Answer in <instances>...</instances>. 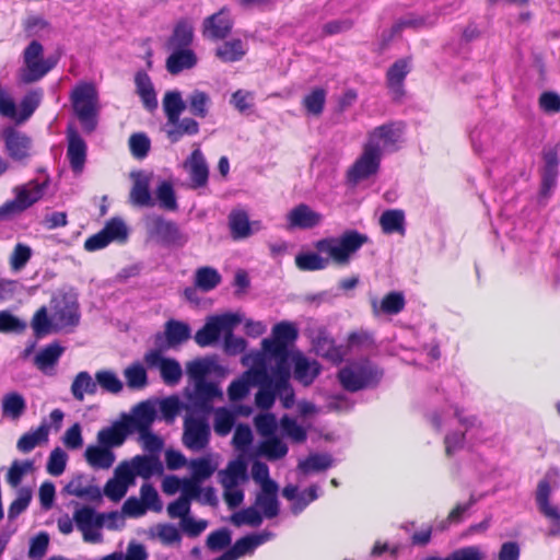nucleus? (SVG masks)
Here are the masks:
<instances>
[{
    "mask_svg": "<svg viewBox=\"0 0 560 560\" xmlns=\"http://www.w3.org/2000/svg\"><path fill=\"white\" fill-rule=\"evenodd\" d=\"M63 352L65 348L59 342H51L37 352L34 364L40 372L51 374Z\"/></svg>",
    "mask_w": 560,
    "mask_h": 560,
    "instance_id": "28",
    "label": "nucleus"
},
{
    "mask_svg": "<svg viewBox=\"0 0 560 560\" xmlns=\"http://www.w3.org/2000/svg\"><path fill=\"white\" fill-rule=\"evenodd\" d=\"M163 110L166 121H176L186 109V101L183 100L179 91H167L163 96Z\"/></svg>",
    "mask_w": 560,
    "mask_h": 560,
    "instance_id": "38",
    "label": "nucleus"
},
{
    "mask_svg": "<svg viewBox=\"0 0 560 560\" xmlns=\"http://www.w3.org/2000/svg\"><path fill=\"white\" fill-rule=\"evenodd\" d=\"M189 174L190 187L194 189L206 187L209 179V167L199 148L195 149L184 163Z\"/></svg>",
    "mask_w": 560,
    "mask_h": 560,
    "instance_id": "17",
    "label": "nucleus"
},
{
    "mask_svg": "<svg viewBox=\"0 0 560 560\" xmlns=\"http://www.w3.org/2000/svg\"><path fill=\"white\" fill-rule=\"evenodd\" d=\"M72 109L86 133L96 129L98 116V93L92 83L77 84L70 94Z\"/></svg>",
    "mask_w": 560,
    "mask_h": 560,
    "instance_id": "4",
    "label": "nucleus"
},
{
    "mask_svg": "<svg viewBox=\"0 0 560 560\" xmlns=\"http://www.w3.org/2000/svg\"><path fill=\"white\" fill-rule=\"evenodd\" d=\"M156 418V410L154 405L144 400L136 405L132 409V415L122 417L124 421L128 423L131 433L133 431L137 432H147L151 429L152 423Z\"/></svg>",
    "mask_w": 560,
    "mask_h": 560,
    "instance_id": "16",
    "label": "nucleus"
},
{
    "mask_svg": "<svg viewBox=\"0 0 560 560\" xmlns=\"http://www.w3.org/2000/svg\"><path fill=\"white\" fill-rule=\"evenodd\" d=\"M84 456L89 465L96 469H108L115 462V455L110 448L102 445L88 446Z\"/></svg>",
    "mask_w": 560,
    "mask_h": 560,
    "instance_id": "35",
    "label": "nucleus"
},
{
    "mask_svg": "<svg viewBox=\"0 0 560 560\" xmlns=\"http://www.w3.org/2000/svg\"><path fill=\"white\" fill-rule=\"evenodd\" d=\"M31 326L36 338H43L51 331V320L48 317L47 308L42 306L32 317Z\"/></svg>",
    "mask_w": 560,
    "mask_h": 560,
    "instance_id": "55",
    "label": "nucleus"
},
{
    "mask_svg": "<svg viewBox=\"0 0 560 560\" xmlns=\"http://www.w3.org/2000/svg\"><path fill=\"white\" fill-rule=\"evenodd\" d=\"M375 347V340L372 332L368 330H357L348 335L347 348L349 350H369Z\"/></svg>",
    "mask_w": 560,
    "mask_h": 560,
    "instance_id": "54",
    "label": "nucleus"
},
{
    "mask_svg": "<svg viewBox=\"0 0 560 560\" xmlns=\"http://www.w3.org/2000/svg\"><path fill=\"white\" fill-rule=\"evenodd\" d=\"M58 58L49 56L44 58V47L38 40H32L23 51V67L19 78L24 84H31L42 80L56 67Z\"/></svg>",
    "mask_w": 560,
    "mask_h": 560,
    "instance_id": "5",
    "label": "nucleus"
},
{
    "mask_svg": "<svg viewBox=\"0 0 560 560\" xmlns=\"http://www.w3.org/2000/svg\"><path fill=\"white\" fill-rule=\"evenodd\" d=\"M328 264L329 259L323 258L317 253H302L295 256V265L302 271L323 270Z\"/></svg>",
    "mask_w": 560,
    "mask_h": 560,
    "instance_id": "52",
    "label": "nucleus"
},
{
    "mask_svg": "<svg viewBox=\"0 0 560 560\" xmlns=\"http://www.w3.org/2000/svg\"><path fill=\"white\" fill-rule=\"evenodd\" d=\"M268 534H253L238 538L234 545L229 549L234 560L252 553L258 546L262 545L268 539Z\"/></svg>",
    "mask_w": 560,
    "mask_h": 560,
    "instance_id": "36",
    "label": "nucleus"
},
{
    "mask_svg": "<svg viewBox=\"0 0 560 560\" xmlns=\"http://www.w3.org/2000/svg\"><path fill=\"white\" fill-rule=\"evenodd\" d=\"M171 50L166 58L165 68L168 73L176 75L196 67L198 57L191 48H167Z\"/></svg>",
    "mask_w": 560,
    "mask_h": 560,
    "instance_id": "20",
    "label": "nucleus"
},
{
    "mask_svg": "<svg viewBox=\"0 0 560 560\" xmlns=\"http://www.w3.org/2000/svg\"><path fill=\"white\" fill-rule=\"evenodd\" d=\"M316 352L335 364L342 362L346 355L343 347L337 346L334 339L327 337L318 338L316 342Z\"/></svg>",
    "mask_w": 560,
    "mask_h": 560,
    "instance_id": "47",
    "label": "nucleus"
},
{
    "mask_svg": "<svg viewBox=\"0 0 560 560\" xmlns=\"http://www.w3.org/2000/svg\"><path fill=\"white\" fill-rule=\"evenodd\" d=\"M2 416L18 420L25 412L26 401L24 397L16 392H10L2 397Z\"/></svg>",
    "mask_w": 560,
    "mask_h": 560,
    "instance_id": "41",
    "label": "nucleus"
},
{
    "mask_svg": "<svg viewBox=\"0 0 560 560\" xmlns=\"http://www.w3.org/2000/svg\"><path fill=\"white\" fill-rule=\"evenodd\" d=\"M130 202L137 207L151 208L155 205L150 192V179L143 174L135 177L130 194Z\"/></svg>",
    "mask_w": 560,
    "mask_h": 560,
    "instance_id": "32",
    "label": "nucleus"
},
{
    "mask_svg": "<svg viewBox=\"0 0 560 560\" xmlns=\"http://www.w3.org/2000/svg\"><path fill=\"white\" fill-rule=\"evenodd\" d=\"M131 433L124 419L115 421L110 427L103 428L97 433V442L105 447L120 446Z\"/></svg>",
    "mask_w": 560,
    "mask_h": 560,
    "instance_id": "25",
    "label": "nucleus"
},
{
    "mask_svg": "<svg viewBox=\"0 0 560 560\" xmlns=\"http://www.w3.org/2000/svg\"><path fill=\"white\" fill-rule=\"evenodd\" d=\"M293 376L303 386H310L320 374L322 365L316 360H310L302 352H292Z\"/></svg>",
    "mask_w": 560,
    "mask_h": 560,
    "instance_id": "15",
    "label": "nucleus"
},
{
    "mask_svg": "<svg viewBox=\"0 0 560 560\" xmlns=\"http://www.w3.org/2000/svg\"><path fill=\"white\" fill-rule=\"evenodd\" d=\"M245 55L246 48L240 38L224 42L215 49V56L223 62L240 61Z\"/></svg>",
    "mask_w": 560,
    "mask_h": 560,
    "instance_id": "40",
    "label": "nucleus"
},
{
    "mask_svg": "<svg viewBox=\"0 0 560 560\" xmlns=\"http://www.w3.org/2000/svg\"><path fill=\"white\" fill-rule=\"evenodd\" d=\"M229 228L233 240H244L253 234V226L259 229V222H250L248 213L243 209H233L229 214Z\"/></svg>",
    "mask_w": 560,
    "mask_h": 560,
    "instance_id": "23",
    "label": "nucleus"
},
{
    "mask_svg": "<svg viewBox=\"0 0 560 560\" xmlns=\"http://www.w3.org/2000/svg\"><path fill=\"white\" fill-rule=\"evenodd\" d=\"M254 424L259 435L268 438L276 435L278 428L277 419L273 413H260L254 418Z\"/></svg>",
    "mask_w": 560,
    "mask_h": 560,
    "instance_id": "63",
    "label": "nucleus"
},
{
    "mask_svg": "<svg viewBox=\"0 0 560 560\" xmlns=\"http://www.w3.org/2000/svg\"><path fill=\"white\" fill-rule=\"evenodd\" d=\"M246 467L240 460H232L219 472L220 483L224 489L235 488L241 478L245 477Z\"/></svg>",
    "mask_w": 560,
    "mask_h": 560,
    "instance_id": "46",
    "label": "nucleus"
},
{
    "mask_svg": "<svg viewBox=\"0 0 560 560\" xmlns=\"http://www.w3.org/2000/svg\"><path fill=\"white\" fill-rule=\"evenodd\" d=\"M166 136L172 143L180 141L185 136H196L200 130L198 121L192 117H177L176 121H166Z\"/></svg>",
    "mask_w": 560,
    "mask_h": 560,
    "instance_id": "30",
    "label": "nucleus"
},
{
    "mask_svg": "<svg viewBox=\"0 0 560 560\" xmlns=\"http://www.w3.org/2000/svg\"><path fill=\"white\" fill-rule=\"evenodd\" d=\"M383 370L363 359L342 368L338 374V381L343 389L355 393L364 388L375 387L383 377Z\"/></svg>",
    "mask_w": 560,
    "mask_h": 560,
    "instance_id": "3",
    "label": "nucleus"
},
{
    "mask_svg": "<svg viewBox=\"0 0 560 560\" xmlns=\"http://www.w3.org/2000/svg\"><path fill=\"white\" fill-rule=\"evenodd\" d=\"M47 186L48 178L43 182L31 179L13 187L14 198L0 206V221L12 220L25 212L44 197Z\"/></svg>",
    "mask_w": 560,
    "mask_h": 560,
    "instance_id": "2",
    "label": "nucleus"
},
{
    "mask_svg": "<svg viewBox=\"0 0 560 560\" xmlns=\"http://www.w3.org/2000/svg\"><path fill=\"white\" fill-rule=\"evenodd\" d=\"M96 390L97 383L86 371L79 372L71 384V394L78 401H82L85 394L94 395Z\"/></svg>",
    "mask_w": 560,
    "mask_h": 560,
    "instance_id": "43",
    "label": "nucleus"
},
{
    "mask_svg": "<svg viewBox=\"0 0 560 560\" xmlns=\"http://www.w3.org/2000/svg\"><path fill=\"white\" fill-rule=\"evenodd\" d=\"M241 322L236 314L228 313L210 316L205 325L195 334V341L199 347H208L219 341L221 335L233 330Z\"/></svg>",
    "mask_w": 560,
    "mask_h": 560,
    "instance_id": "8",
    "label": "nucleus"
},
{
    "mask_svg": "<svg viewBox=\"0 0 560 560\" xmlns=\"http://www.w3.org/2000/svg\"><path fill=\"white\" fill-rule=\"evenodd\" d=\"M231 522L237 527L245 524L257 527L262 523V515L258 510L250 506L234 513L231 516Z\"/></svg>",
    "mask_w": 560,
    "mask_h": 560,
    "instance_id": "62",
    "label": "nucleus"
},
{
    "mask_svg": "<svg viewBox=\"0 0 560 560\" xmlns=\"http://www.w3.org/2000/svg\"><path fill=\"white\" fill-rule=\"evenodd\" d=\"M164 334L168 347L173 348L190 338V327L184 322L170 319L165 324Z\"/></svg>",
    "mask_w": 560,
    "mask_h": 560,
    "instance_id": "37",
    "label": "nucleus"
},
{
    "mask_svg": "<svg viewBox=\"0 0 560 560\" xmlns=\"http://www.w3.org/2000/svg\"><path fill=\"white\" fill-rule=\"evenodd\" d=\"M287 219L291 228L308 230L320 224L323 215L306 203H300L288 213Z\"/></svg>",
    "mask_w": 560,
    "mask_h": 560,
    "instance_id": "22",
    "label": "nucleus"
},
{
    "mask_svg": "<svg viewBox=\"0 0 560 560\" xmlns=\"http://www.w3.org/2000/svg\"><path fill=\"white\" fill-rule=\"evenodd\" d=\"M369 241V236L358 230H346L339 237L317 241L315 248L319 253L327 254L336 265L347 266L351 257Z\"/></svg>",
    "mask_w": 560,
    "mask_h": 560,
    "instance_id": "1",
    "label": "nucleus"
},
{
    "mask_svg": "<svg viewBox=\"0 0 560 560\" xmlns=\"http://www.w3.org/2000/svg\"><path fill=\"white\" fill-rule=\"evenodd\" d=\"M49 427L43 422L35 430L24 433L18 440L16 447L22 453H30L36 446L46 443L48 441Z\"/></svg>",
    "mask_w": 560,
    "mask_h": 560,
    "instance_id": "34",
    "label": "nucleus"
},
{
    "mask_svg": "<svg viewBox=\"0 0 560 560\" xmlns=\"http://www.w3.org/2000/svg\"><path fill=\"white\" fill-rule=\"evenodd\" d=\"M54 317L63 327L75 326L80 320L79 303L73 294H60L52 299Z\"/></svg>",
    "mask_w": 560,
    "mask_h": 560,
    "instance_id": "13",
    "label": "nucleus"
},
{
    "mask_svg": "<svg viewBox=\"0 0 560 560\" xmlns=\"http://www.w3.org/2000/svg\"><path fill=\"white\" fill-rule=\"evenodd\" d=\"M405 131L402 121H390L373 128L368 133L366 144L378 151H397Z\"/></svg>",
    "mask_w": 560,
    "mask_h": 560,
    "instance_id": "9",
    "label": "nucleus"
},
{
    "mask_svg": "<svg viewBox=\"0 0 560 560\" xmlns=\"http://www.w3.org/2000/svg\"><path fill=\"white\" fill-rule=\"evenodd\" d=\"M233 24L229 9L223 7L203 20L202 35L214 40L224 39L230 35Z\"/></svg>",
    "mask_w": 560,
    "mask_h": 560,
    "instance_id": "14",
    "label": "nucleus"
},
{
    "mask_svg": "<svg viewBox=\"0 0 560 560\" xmlns=\"http://www.w3.org/2000/svg\"><path fill=\"white\" fill-rule=\"evenodd\" d=\"M131 466L136 476H140L145 479L162 469V465L158 457L147 455L135 456L131 460Z\"/></svg>",
    "mask_w": 560,
    "mask_h": 560,
    "instance_id": "48",
    "label": "nucleus"
},
{
    "mask_svg": "<svg viewBox=\"0 0 560 560\" xmlns=\"http://www.w3.org/2000/svg\"><path fill=\"white\" fill-rule=\"evenodd\" d=\"M117 517V512H109L108 514L96 513L94 509L90 506L77 509L73 514V521L80 530L88 528H102L106 518L116 520Z\"/></svg>",
    "mask_w": 560,
    "mask_h": 560,
    "instance_id": "24",
    "label": "nucleus"
},
{
    "mask_svg": "<svg viewBox=\"0 0 560 560\" xmlns=\"http://www.w3.org/2000/svg\"><path fill=\"white\" fill-rule=\"evenodd\" d=\"M95 380L96 383L108 393L118 394L122 389V383L112 371H97L95 374Z\"/></svg>",
    "mask_w": 560,
    "mask_h": 560,
    "instance_id": "64",
    "label": "nucleus"
},
{
    "mask_svg": "<svg viewBox=\"0 0 560 560\" xmlns=\"http://www.w3.org/2000/svg\"><path fill=\"white\" fill-rule=\"evenodd\" d=\"M253 384L259 385V389L255 395V402L258 408L269 410L276 400L277 390L273 382V377L268 378L266 382H252Z\"/></svg>",
    "mask_w": 560,
    "mask_h": 560,
    "instance_id": "49",
    "label": "nucleus"
},
{
    "mask_svg": "<svg viewBox=\"0 0 560 560\" xmlns=\"http://www.w3.org/2000/svg\"><path fill=\"white\" fill-rule=\"evenodd\" d=\"M411 71V58L397 59L386 71V86L394 101H400L405 94V80Z\"/></svg>",
    "mask_w": 560,
    "mask_h": 560,
    "instance_id": "12",
    "label": "nucleus"
},
{
    "mask_svg": "<svg viewBox=\"0 0 560 560\" xmlns=\"http://www.w3.org/2000/svg\"><path fill=\"white\" fill-rule=\"evenodd\" d=\"M32 500V491L31 489L23 487L18 491L16 498L11 502L8 509V518L10 521L15 520L20 514H22L30 505Z\"/></svg>",
    "mask_w": 560,
    "mask_h": 560,
    "instance_id": "57",
    "label": "nucleus"
},
{
    "mask_svg": "<svg viewBox=\"0 0 560 560\" xmlns=\"http://www.w3.org/2000/svg\"><path fill=\"white\" fill-rule=\"evenodd\" d=\"M26 327V323L13 315L10 311H0V332L22 334L25 331Z\"/></svg>",
    "mask_w": 560,
    "mask_h": 560,
    "instance_id": "60",
    "label": "nucleus"
},
{
    "mask_svg": "<svg viewBox=\"0 0 560 560\" xmlns=\"http://www.w3.org/2000/svg\"><path fill=\"white\" fill-rule=\"evenodd\" d=\"M326 91L323 88H315L302 100V105L313 116L322 115L326 103Z\"/></svg>",
    "mask_w": 560,
    "mask_h": 560,
    "instance_id": "51",
    "label": "nucleus"
},
{
    "mask_svg": "<svg viewBox=\"0 0 560 560\" xmlns=\"http://www.w3.org/2000/svg\"><path fill=\"white\" fill-rule=\"evenodd\" d=\"M559 159L555 150L544 154V170L541 175L540 195L549 197L557 184Z\"/></svg>",
    "mask_w": 560,
    "mask_h": 560,
    "instance_id": "27",
    "label": "nucleus"
},
{
    "mask_svg": "<svg viewBox=\"0 0 560 560\" xmlns=\"http://www.w3.org/2000/svg\"><path fill=\"white\" fill-rule=\"evenodd\" d=\"M210 438V428L205 418L186 417L184 420V445L194 451L207 446Z\"/></svg>",
    "mask_w": 560,
    "mask_h": 560,
    "instance_id": "10",
    "label": "nucleus"
},
{
    "mask_svg": "<svg viewBox=\"0 0 560 560\" xmlns=\"http://www.w3.org/2000/svg\"><path fill=\"white\" fill-rule=\"evenodd\" d=\"M144 224L148 236L162 246L183 247L187 243V236L177 223L162 215H148Z\"/></svg>",
    "mask_w": 560,
    "mask_h": 560,
    "instance_id": "6",
    "label": "nucleus"
},
{
    "mask_svg": "<svg viewBox=\"0 0 560 560\" xmlns=\"http://www.w3.org/2000/svg\"><path fill=\"white\" fill-rule=\"evenodd\" d=\"M380 224L385 234L399 233L405 234V213L400 209L385 210L381 218Z\"/></svg>",
    "mask_w": 560,
    "mask_h": 560,
    "instance_id": "39",
    "label": "nucleus"
},
{
    "mask_svg": "<svg viewBox=\"0 0 560 560\" xmlns=\"http://www.w3.org/2000/svg\"><path fill=\"white\" fill-rule=\"evenodd\" d=\"M332 465V458L328 454H312L305 460L299 464V468L304 472L323 471Z\"/></svg>",
    "mask_w": 560,
    "mask_h": 560,
    "instance_id": "56",
    "label": "nucleus"
},
{
    "mask_svg": "<svg viewBox=\"0 0 560 560\" xmlns=\"http://www.w3.org/2000/svg\"><path fill=\"white\" fill-rule=\"evenodd\" d=\"M270 359L276 360V366L272 370L273 382L285 384L290 380V359L292 353L289 350H283L281 346H276L275 349H264Z\"/></svg>",
    "mask_w": 560,
    "mask_h": 560,
    "instance_id": "31",
    "label": "nucleus"
},
{
    "mask_svg": "<svg viewBox=\"0 0 560 560\" xmlns=\"http://www.w3.org/2000/svg\"><path fill=\"white\" fill-rule=\"evenodd\" d=\"M222 281L219 271L209 266L200 267L195 273V285L202 292H209L215 289Z\"/></svg>",
    "mask_w": 560,
    "mask_h": 560,
    "instance_id": "44",
    "label": "nucleus"
},
{
    "mask_svg": "<svg viewBox=\"0 0 560 560\" xmlns=\"http://www.w3.org/2000/svg\"><path fill=\"white\" fill-rule=\"evenodd\" d=\"M5 147L9 155L14 160H23L28 155L30 139L14 130L5 136Z\"/></svg>",
    "mask_w": 560,
    "mask_h": 560,
    "instance_id": "42",
    "label": "nucleus"
},
{
    "mask_svg": "<svg viewBox=\"0 0 560 560\" xmlns=\"http://www.w3.org/2000/svg\"><path fill=\"white\" fill-rule=\"evenodd\" d=\"M194 26L187 19L178 20L166 40V48H190L194 42Z\"/></svg>",
    "mask_w": 560,
    "mask_h": 560,
    "instance_id": "29",
    "label": "nucleus"
},
{
    "mask_svg": "<svg viewBox=\"0 0 560 560\" xmlns=\"http://www.w3.org/2000/svg\"><path fill=\"white\" fill-rule=\"evenodd\" d=\"M267 357L268 353L262 351L255 352L252 358V368L245 372V376L250 377L252 382H266L268 378H271V374L267 368Z\"/></svg>",
    "mask_w": 560,
    "mask_h": 560,
    "instance_id": "45",
    "label": "nucleus"
},
{
    "mask_svg": "<svg viewBox=\"0 0 560 560\" xmlns=\"http://www.w3.org/2000/svg\"><path fill=\"white\" fill-rule=\"evenodd\" d=\"M160 374L165 384L176 385L183 376V371L177 360L167 358L163 361V365L160 369Z\"/></svg>",
    "mask_w": 560,
    "mask_h": 560,
    "instance_id": "58",
    "label": "nucleus"
},
{
    "mask_svg": "<svg viewBox=\"0 0 560 560\" xmlns=\"http://www.w3.org/2000/svg\"><path fill=\"white\" fill-rule=\"evenodd\" d=\"M235 423V416L226 408H218L214 417V431L220 436L228 435Z\"/></svg>",
    "mask_w": 560,
    "mask_h": 560,
    "instance_id": "61",
    "label": "nucleus"
},
{
    "mask_svg": "<svg viewBox=\"0 0 560 560\" xmlns=\"http://www.w3.org/2000/svg\"><path fill=\"white\" fill-rule=\"evenodd\" d=\"M288 451V446L276 435L265 438L259 445L260 454L269 460L283 458Z\"/></svg>",
    "mask_w": 560,
    "mask_h": 560,
    "instance_id": "50",
    "label": "nucleus"
},
{
    "mask_svg": "<svg viewBox=\"0 0 560 560\" xmlns=\"http://www.w3.org/2000/svg\"><path fill=\"white\" fill-rule=\"evenodd\" d=\"M255 504L267 518H275L279 514L278 485L273 480H267L261 485Z\"/></svg>",
    "mask_w": 560,
    "mask_h": 560,
    "instance_id": "19",
    "label": "nucleus"
},
{
    "mask_svg": "<svg viewBox=\"0 0 560 560\" xmlns=\"http://www.w3.org/2000/svg\"><path fill=\"white\" fill-rule=\"evenodd\" d=\"M551 486L547 478L539 480L535 500L539 512L547 518L556 522L560 526V510L549 503Z\"/></svg>",
    "mask_w": 560,
    "mask_h": 560,
    "instance_id": "26",
    "label": "nucleus"
},
{
    "mask_svg": "<svg viewBox=\"0 0 560 560\" xmlns=\"http://www.w3.org/2000/svg\"><path fill=\"white\" fill-rule=\"evenodd\" d=\"M221 396L222 393L215 383L205 381L195 384L194 394L189 400L195 409L209 413L213 409V399Z\"/></svg>",
    "mask_w": 560,
    "mask_h": 560,
    "instance_id": "18",
    "label": "nucleus"
},
{
    "mask_svg": "<svg viewBox=\"0 0 560 560\" xmlns=\"http://www.w3.org/2000/svg\"><path fill=\"white\" fill-rule=\"evenodd\" d=\"M280 427L285 436H288L293 443H304L307 440L306 430L300 425L295 419L284 415L280 419Z\"/></svg>",
    "mask_w": 560,
    "mask_h": 560,
    "instance_id": "53",
    "label": "nucleus"
},
{
    "mask_svg": "<svg viewBox=\"0 0 560 560\" xmlns=\"http://www.w3.org/2000/svg\"><path fill=\"white\" fill-rule=\"evenodd\" d=\"M406 305L405 296L401 292L392 291L381 301V311L384 314L396 315L400 313Z\"/></svg>",
    "mask_w": 560,
    "mask_h": 560,
    "instance_id": "59",
    "label": "nucleus"
},
{
    "mask_svg": "<svg viewBox=\"0 0 560 560\" xmlns=\"http://www.w3.org/2000/svg\"><path fill=\"white\" fill-rule=\"evenodd\" d=\"M186 104L194 117L205 119L210 113L212 100L208 92L196 89L187 96Z\"/></svg>",
    "mask_w": 560,
    "mask_h": 560,
    "instance_id": "33",
    "label": "nucleus"
},
{
    "mask_svg": "<svg viewBox=\"0 0 560 560\" xmlns=\"http://www.w3.org/2000/svg\"><path fill=\"white\" fill-rule=\"evenodd\" d=\"M299 336L298 328L290 322H280L272 327V338L262 340V349H275L276 346H281L283 350H289L288 347L291 342L295 341Z\"/></svg>",
    "mask_w": 560,
    "mask_h": 560,
    "instance_id": "21",
    "label": "nucleus"
},
{
    "mask_svg": "<svg viewBox=\"0 0 560 560\" xmlns=\"http://www.w3.org/2000/svg\"><path fill=\"white\" fill-rule=\"evenodd\" d=\"M382 158V151L364 143L361 154L346 172L347 185L355 187L360 182L375 176L380 172Z\"/></svg>",
    "mask_w": 560,
    "mask_h": 560,
    "instance_id": "7",
    "label": "nucleus"
},
{
    "mask_svg": "<svg viewBox=\"0 0 560 560\" xmlns=\"http://www.w3.org/2000/svg\"><path fill=\"white\" fill-rule=\"evenodd\" d=\"M67 159L75 174L83 172L88 156V144L73 125L66 129Z\"/></svg>",
    "mask_w": 560,
    "mask_h": 560,
    "instance_id": "11",
    "label": "nucleus"
}]
</instances>
